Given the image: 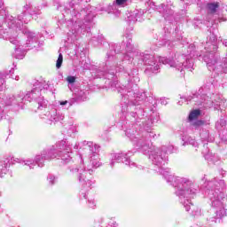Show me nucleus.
<instances>
[{"label": "nucleus", "mask_w": 227, "mask_h": 227, "mask_svg": "<svg viewBox=\"0 0 227 227\" xmlns=\"http://www.w3.org/2000/svg\"><path fill=\"white\" fill-rule=\"evenodd\" d=\"M137 145L140 146L141 152L146 155L149 153V159L154 166V171L163 175L167 182L176 188V194L178 196L180 203L189 212L194 206L191 200H192L197 192L198 186L190 179L186 177L175 176L168 171H164L162 167L166 164V155L164 153H173L175 147L173 145L162 146L161 151L157 147H150V145L144 144L142 140H138Z\"/></svg>", "instance_id": "f257e3e1"}, {"label": "nucleus", "mask_w": 227, "mask_h": 227, "mask_svg": "<svg viewBox=\"0 0 227 227\" xmlns=\"http://www.w3.org/2000/svg\"><path fill=\"white\" fill-rule=\"evenodd\" d=\"M32 18L35 19L36 12L27 14L22 12L17 18L10 16L6 18L5 22L2 24L3 29L0 31L4 38L9 40L11 43L16 45L14 56L16 59H23L26 56V47H29L31 43H36L38 38L35 33L27 30L24 24H27Z\"/></svg>", "instance_id": "f03ea898"}, {"label": "nucleus", "mask_w": 227, "mask_h": 227, "mask_svg": "<svg viewBox=\"0 0 227 227\" xmlns=\"http://www.w3.org/2000/svg\"><path fill=\"white\" fill-rule=\"evenodd\" d=\"M72 153V146L67 140H61L56 143L50 151H43L41 154H38L35 159H20L16 158L14 162L21 164V166H27L30 169H35L36 165L38 168H43V161L48 159H61V160H70V155Z\"/></svg>", "instance_id": "7ed1b4c3"}, {"label": "nucleus", "mask_w": 227, "mask_h": 227, "mask_svg": "<svg viewBox=\"0 0 227 227\" xmlns=\"http://www.w3.org/2000/svg\"><path fill=\"white\" fill-rule=\"evenodd\" d=\"M142 59L145 65L149 67L147 70H150L153 74L159 72L160 63H162V65H169V67L176 68V70H180V72H182L184 68H187L192 72V67H194L192 59L185 58V55H175V59H171L166 57H154L151 54H145Z\"/></svg>", "instance_id": "20e7f679"}, {"label": "nucleus", "mask_w": 227, "mask_h": 227, "mask_svg": "<svg viewBox=\"0 0 227 227\" xmlns=\"http://www.w3.org/2000/svg\"><path fill=\"white\" fill-rule=\"evenodd\" d=\"M91 9L90 5L85 10L82 9L80 4L70 3L64 7V18L74 27H82L84 22H91L95 17V12Z\"/></svg>", "instance_id": "39448f33"}, {"label": "nucleus", "mask_w": 227, "mask_h": 227, "mask_svg": "<svg viewBox=\"0 0 227 227\" xmlns=\"http://www.w3.org/2000/svg\"><path fill=\"white\" fill-rule=\"evenodd\" d=\"M211 42H207L206 47V55H204V61L207 63L208 70L210 72H216L217 74H227V58L222 59L221 62H217V56H215V51H217V44L215 41L217 37L213 34L210 35Z\"/></svg>", "instance_id": "423d86ee"}, {"label": "nucleus", "mask_w": 227, "mask_h": 227, "mask_svg": "<svg viewBox=\"0 0 227 227\" xmlns=\"http://www.w3.org/2000/svg\"><path fill=\"white\" fill-rule=\"evenodd\" d=\"M38 109L42 111L41 118L43 120H48V121H61L65 116L58 115V110L52 106H47L49 101L45 100L43 98H39L37 99Z\"/></svg>", "instance_id": "0eeeda50"}, {"label": "nucleus", "mask_w": 227, "mask_h": 227, "mask_svg": "<svg viewBox=\"0 0 227 227\" xmlns=\"http://www.w3.org/2000/svg\"><path fill=\"white\" fill-rule=\"evenodd\" d=\"M84 147L82 152H80V157L89 155L90 158V164L92 168H100V158H98V145L93 144L92 142H83Z\"/></svg>", "instance_id": "6e6552de"}, {"label": "nucleus", "mask_w": 227, "mask_h": 227, "mask_svg": "<svg viewBox=\"0 0 227 227\" xmlns=\"http://www.w3.org/2000/svg\"><path fill=\"white\" fill-rule=\"evenodd\" d=\"M73 173H78L79 182H81L84 191H90V189L95 185L93 179H86V176L91 175L93 169L88 168V171H86V168L82 165L79 168L73 169Z\"/></svg>", "instance_id": "1a4fd4ad"}, {"label": "nucleus", "mask_w": 227, "mask_h": 227, "mask_svg": "<svg viewBox=\"0 0 227 227\" xmlns=\"http://www.w3.org/2000/svg\"><path fill=\"white\" fill-rule=\"evenodd\" d=\"M35 86V87L30 92H28L24 98L22 97L15 98L16 102H14V104H20L22 100H27L28 102H31L33 98H36V97H40V91L43 90V86L40 82H37Z\"/></svg>", "instance_id": "9d476101"}, {"label": "nucleus", "mask_w": 227, "mask_h": 227, "mask_svg": "<svg viewBox=\"0 0 227 227\" xmlns=\"http://www.w3.org/2000/svg\"><path fill=\"white\" fill-rule=\"evenodd\" d=\"M114 162H123L126 166H134V162L130 161V158L127 153H117L111 154V162L110 166L113 168Z\"/></svg>", "instance_id": "9b49d317"}, {"label": "nucleus", "mask_w": 227, "mask_h": 227, "mask_svg": "<svg viewBox=\"0 0 227 227\" xmlns=\"http://www.w3.org/2000/svg\"><path fill=\"white\" fill-rule=\"evenodd\" d=\"M125 4H127V0H116L113 3L112 5L108 6L106 12H108V13H114V15H119L120 11H118L116 7L121 6V8H123Z\"/></svg>", "instance_id": "f8f14e48"}, {"label": "nucleus", "mask_w": 227, "mask_h": 227, "mask_svg": "<svg viewBox=\"0 0 227 227\" xmlns=\"http://www.w3.org/2000/svg\"><path fill=\"white\" fill-rule=\"evenodd\" d=\"M145 15V11L140 10V11H134L133 12H129L128 13V20L129 24H134V22H137V19H140V17H143Z\"/></svg>", "instance_id": "ddd939ff"}, {"label": "nucleus", "mask_w": 227, "mask_h": 227, "mask_svg": "<svg viewBox=\"0 0 227 227\" xmlns=\"http://www.w3.org/2000/svg\"><path fill=\"white\" fill-rule=\"evenodd\" d=\"M207 8L208 12H210L211 13H215V12L219 10V3L218 2L209 3L207 4Z\"/></svg>", "instance_id": "4468645a"}, {"label": "nucleus", "mask_w": 227, "mask_h": 227, "mask_svg": "<svg viewBox=\"0 0 227 227\" xmlns=\"http://www.w3.org/2000/svg\"><path fill=\"white\" fill-rule=\"evenodd\" d=\"M183 141L184 142L183 144L184 146H185V145H192V146L195 147L198 146V142L191 137H183Z\"/></svg>", "instance_id": "2eb2a0df"}, {"label": "nucleus", "mask_w": 227, "mask_h": 227, "mask_svg": "<svg viewBox=\"0 0 227 227\" xmlns=\"http://www.w3.org/2000/svg\"><path fill=\"white\" fill-rule=\"evenodd\" d=\"M162 12L164 13V17L167 15H173V11L171 10V4H161Z\"/></svg>", "instance_id": "dca6fc26"}, {"label": "nucleus", "mask_w": 227, "mask_h": 227, "mask_svg": "<svg viewBox=\"0 0 227 227\" xmlns=\"http://www.w3.org/2000/svg\"><path fill=\"white\" fill-rule=\"evenodd\" d=\"M200 114H201V112L200 110H193L189 114V121H194V120H198Z\"/></svg>", "instance_id": "f3484780"}, {"label": "nucleus", "mask_w": 227, "mask_h": 227, "mask_svg": "<svg viewBox=\"0 0 227 227\" xmlns=\"http://www.w3.org/2000/svg\"><path fill=\"white\" fill-rule=\"evenodd\" d=\"M47 182L49 185H54V184H56V176L49 174L47 176Z\"/></svg>", "instance_id": "a211bd4d"}, {"label": "nucleus", "mask_w": 227, "mask_h": 227, "mask_svg": "<svg viewBox=\"0 0 227 227\" xmlns=\"http://www.w3.org/2000/svg\"><path fill=\"white\" fill-rule=\"evenodd\" d=\"M59 106H63L64 109H68L72 107V102L65 100V101H59Z\"/></svg>", "instance_id": "6ab92c4d"}, {"label": "nucleus", "mask_w": 227, "mask_h": 227, "mask_svg": "<svg viewBox=\"0 0 227 227\" xmlns=\"http://www.w3.org/2000/svg\"><path fill=\"white\" fill-rule=\"evenodd\" d=\"M6 164L3 165L0 164V178H3V176H4L6 175Z\"/></svg>", "instance_id": "aec40b11"}, {"label": "nucleus", "mask_w": 227, "mask_h": 227, "mask_svg": "<svg viewBox=\"0 0 227 227\" xmlns=\"http://www.w3.org/2000/svg\"><path fill=\"white\" fill-rule=\"evenodd\" d=\"M61 65H63V54L60 53L56 63L57 68H61Z\"/></svg>", "instance_id": "412c9836"}, {"label": "nucleus", "mask_w": 227, "mask_h": 227, "mask_svg": "<svg viewBox=\"0 0 227 227\" xmlns=\"http://www.w3.org/2000/svg\"><path fill=\"white\" fill-rule=\"evenodd\" d=\"M10 74H11V77L12 79H15V81H19V75H13L14 72H15V69H11L10 71Z\"/></svg>", "instance_id": "4be33fe9"}, {"label": "nucleus", "mask_w": 227, "mask_h": 227, "mask_svg": "<svg viewBox=\"0 0 227 227\" xmlns=\"http://www.w3.org/2000/svg\"><path fill=\"white\" fill-rule=\"evenodd\" d=\"M67 81L69 84H74V82H75V77L74 76H67Z\"/></svg>", "instance_id": "5701e85b"}, {"label": "nucleus", "mask_w": 227, "mask_h": 227, "mask_svg": "<svg viewBox=\"0 0 227 227\" xmlns=\"http://www.w3.org/2000/svg\"><path fill=\"white\" fill-rule=\"evenodd\" d=\"M89 207L90 208H95V200H93V199L89 200Z\"/></svg>", "instance_id": "b1692460"}, {"label": "nucleus", "mask_w": 227, "mask_h": 227, "mask_svg": "<svg viewBox=\"0 0 227 227\" xmlns=\"http://www.w3.org/2000/svg\"><path fill=\"white\" fill-rule=\"evenodd\" d=\"M160 104H161L162 106H167V104H168V99H167L166 98H161V99H160Z\"/></svg>", "instance_id": "393cba45"}, {"label": "nucleus", "mask_w": 227, "mask_h": 227, "mask_svg": "<svg viewBox=\"0 0 227 227\" xmlns=\"http://www.w3.org/2000/svg\"><path fill=\"white\" fill-rule=\"evenodd\" d=\"M204 157H205V159H207V160H209V161L214 160L212 159V157H210V153L205 154Z\"/></svg>", "instance_id": "a878e982"}, {"label": "nucleus", "mask_w": 227, "mask_h": 227, "mask_svg": "<svg viewBox=\"0 0 227 227\" xmlns=\"http://www.w3.org/2000/svg\"><path fill=\"white\" fill-rule=\"evenodd\" d=\"M130 42H132V40L129 39V42L126 44L127 49H132V45L130 44Z\"/></svg>", "instance_id": "bb28decb"}, {"label": "nucleus", "mask_w": 227, "mask_h": 227, "mask_svg": "<svg viewBox=\"0 0 227 227\" xmlns=\"http://www.w3.org/2000/svg\"><path fill=\"white\" fill-rule=\"evenodd\" d=\"M9 100L10 101H6V103H5L6 106H12V100H14V98H10Z\"/></svg>", "instance_id": "cd10ccee"}, {"label": "nucleus", "mask_w": 227, "mask_h": 227, "mask_svg": "<svg viewBox=\"0 0 227 227\" xmlns=\"http://www.w3.org/2000/svg\"><path fill=\"white\" fill-rule=\"evenodd\" d=\"M194 125H195V126L203 125V121H197L194 122Z\"/></svg>", "instance_id": "c85d7f7f"}, {"label": "nucleus", "mask_w": 227, "mask_h": 227, "mask_svg": "<svg viewBox=\"0 0 227 227\" xmlns=\"http://www.w3.org/2000/svg\"><path fill=\"white\" fill-rule=\"evenodd\" d=\"M4 82V80L3 79V74H0V84H3Z\"/></svg>", "instance_id": "c756f323"}, {"label": "nucleus", "mask_w": 227, "mask_h": 227, "mask_svg": "<svg viewBox=\"0 0 227 227\" xmlns=\"http://www.w3.org/2000/svg\"><path fill=\"white\" fill-rule=\"evenodd\" d=\"M198 214H200V211H199V210L195 211V213L192 212V215H198Z\"/></svg>", "instance_id": "7c9ffc66"}, {"label": "nucleus", "mask_w": 227, "mask_h": 227, "mask_svg": "<svg viewBox=\"0 0 227 227\" xmlns=\"http://www.w3.org/2000/svg\"><path fill=\"white\" fill-rule=\"evenodd\" d=\"M82 3H90V0H80Z\"/></svg>", "instance_id": "2f4dec72"}, {"label": "nucleus", "mask_w": 227, "mask_h": 227, "mask_svg": "<svg viewBox=\"0 0 227 227\" xmlns=\"http://www.w3.org/2000/svg\"><path fill=\"white\" fill-rule=\"evenodd\" d=\"M223 45H225V47H227V39L223 41Z\"/></svg>", "instance_id": "473e14b6"}, {"label": "nucleus", "mask_w": 227, "mask_h": 227, "mask_svg": "<svg viewBox=\"0 0 227 227\" xmlns=\"http://www.w3.org/2000/svg\"><path fill=\"white\" fill-rule=\"evenodd\" d=\"M25 10H29V5L24 6Z\"/></svg>", "instance_id": "72a5a7b5"}, {"label": "nucleus", "mask_w": 227, "mask_h": 227, "mask_svg": "<svg viewBox=\"0 0 227 227\" xmlns=\"http://www.w3.org/2000/svg\"><path fill=\"white\" fill-rule=\"evenodd\" d=\"M0 8H3V2L0 0Z\"/></svg>", "instance_id": "f704fd0d"}, {"label": "nucleus", "mask_w": 227, "mask_h": 227, "mask_svg": "<svg viewBox=\"0 0 227 227\" xmlns=\"http://www.w3.org/2000/svg\"><path fill=\"white\" fill-rule=\"evenodd\" d=\"M129 137L131 140L134 139V137H132V136H130V137Z\"/></svg>", "instance_id": "c9c22d12"}, {"label": "nucleus", "mask_w": 227, "mask_h": 227, "mask_svg": "<svg viewBox=\"0 0 227 227\" xmlns=\"http://www.w3.org/2000/svg\"><path fill=\"white\" fill-rule=\"evenodd\" d=\"M128 58H129V55H126V56H125V59H127Z\"/></svg>", "instance_id": "e433bc0d"}, {"label": "nucleus", "mask_w": 227, "mask_h": 227, "mask_svg": "<svg viewBox=\"0 0 227 227\" xmlns=\"http://www.w3.org/2000/svg\"><path fill=\"white\" fill-rule=\"evenodd\" d=\"M74 148H76V149H77V148H78V145H75Z\"/></svg>", "instance_id": "4c0bfd02"}, {"label": "nucleus", "mask_w": 227, "mask_h": 227, "mask_svg": "<svg viewBox=\"0 0 227 227\" xmlns=\"http://www.w3.org/2000/svg\"><path fill=\"white\" fill-rule=\"evenodd\" d=\"M83 198L86 200V195H83Z\"/></svg>", "instance_id": "58836bf2"}, {"label": "nucleus", "mask_w": 227, "mask_h": 227, "mask_svg": "<svg viewBox=\"0 0 227 227\" xmlns=\"http://www.w3.org/2000/svg\"><path fill=\"white\" fill-rule=\"evenodd\" d=\"M150 136H153V133H151Z\"/></svg>", "instance_id": "ea45409f"}, {"label": "nucleus", "mask_w": 227, "mask_h": 227, "mask_svg": "<svg viewBox=\"0 0 227 227\" xmlns=\"http://www.w3.org/2000/svg\"><path fill=\"white\" fill-rule=\"evenodd\" d=\"M37 14L40 15V12H38Z\"/></svg>", "instance_id": "a19ab883"}, {"label": "nucleus", "mask_w": 227, "mask_h": 227, "mask_svg": "<svg viewBox=\"0 0 227 227\" xmlns=\"http://www.w3.org/2000/svg\"><path fill=\"white\" fill-rule=\"evenodd\" d=\"M185 3V0H183Z\"/></svg>", "instance_id": "79ce46f5"}, {"label": "nucleus", "mask_w": 227, "mask_h": 227, "mask_svg": "<svg viewBox=\"0 0 227 227\" xmlns=\"http://www.w3.org/2000/svg\"><path fill=\"white\" fill-rule=\"evenodd\" d=\"M0 196H1V192H0Z\"/></svg>", "instance_id": "37998d69"}]
</instances>
